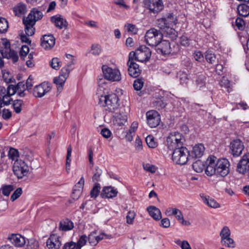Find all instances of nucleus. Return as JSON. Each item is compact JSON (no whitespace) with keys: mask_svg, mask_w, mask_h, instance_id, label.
Wrapping results in <instances>:
<instances>
[{"mask_svg":"<svg viewBox=\"0 0 249 249\" xmlns=\"http://www.w3.org/2000/svg\"><path fill=\"white\" fill-rule=\"evenodd\" d=\"M97 94L98 104L104 108L106 112L113 114L120 111L121 107L119 99L115 93Z\"/></svg>","mask_w":249,"mask_h":249,"instance_id":"1","label":"nucleus"},{"mask_svg":"<svg viewBox=\"0 0 249 249\" xmlns=\"http://www.w3.org/2000/svg\"><path fill=\"white\" fill-rule=\"evenodd\" d=\"M43 16V13L38 9L33 8L26 18H23V23L25 26V32L28 36H32L35 34L34 26L37 21Z\"/></svg>","mask_w":249,"mask_h":249,"instance_id":"2","label":"nucleus"},{"mask_svg":"<svg viewBox=\"0 0 249 249\" xmlns=\"http://www.w3.org/2000/svg\"><path fill=\"white\" fill-rule=\"evenodd\" d=\"M151 56V50L144 45L140 46L135 52L131 51L129 54L130 58L141 62L149 61Z\"/></svg>","mask_w":249,"mask_h":249,"instance_id":"3","label":"nucleus"},{"mask_svg":"<svg viewBox=\"0 0 249 249\" xmlns=\"http://www.w3.org/2000/svg\"><path fill=\"white\" fill-rule=\"evenodd\" d=\"M184 139L182 135L178 132H173L166 138V145L170 150H174L183 145Z\"/></svg>","mask_w":249,"mask_h":249,"instance_id":"4","label":"nucleus"},{"mask_svg":"<svg viewBox=\"0 0 249 249\" xmlns=\"http://www.w3.org/2000/svg\"><path fill=\"white\" fill-rule=\"evenodd\" d=\"M172 153V160L176 164H185L190 156V152L188 149L182 146L174 150Z\"/></svg>","mask_w":249,"mask_h":249,"instance_id":"5","label":"nucleus"},{"mask_svg":"<svg viewBox=\"0 0 249 249\" xmlns=\"http://www.w3.org/2000/svg\"><path fill=\"white\" fill-rule=\"evenodd\" d=\"M163 35L159 30L152 28L147 31L145 35L146 43L152 47H156L162 39Z\"/></svg>","mask_w":249,"mask_h":249,"instance_id":"6","label":"nucleus"},{"mask_svg":"<svg viewBox=\"0 0 249 249\" xmlns=\"http://www.w3.org/2000/svg\"><path fill=\"white\" fill-rule=\"evenodd\" d=\"M105 78L111 82H118L121 79L120 71L117 69H112L107 65H103L102 68Z\"/></svg>","mask_w":249,"mask_h":249,"instance_id":"7","label":"nucleus"},{"mask_svg":"<svg viewBox=\"0 0 249 249\" xmlns=\"http://www.w3.org/2000/svg\"><path fill=\"white\" fill-rule=\"evenodd\" d=\"M13 170L15 175L18 178H22L26 176L29 172V167L27 164L22 160H17L15 161Z\"/></svg>","mask_w":249,"mask_h":249,"instance_id":"8","label":"nucleus"},{"mask_svg":"<svg viewBox=\"0 0 249 249\" xmlns=\"http://www.w3.org/2000/svg\"><path fill=\"white\" fill-rule=\"evenodd\" d=\"M230 163L226 159H218L216 162V175L225 177L230 172Z\"/></svg>","mask_w":249,"mask_h":249,"instance_id":"9","label":"nucleus"},{"mask_svg":"<svg viewBox=\"0 0 249 249\" xmlns=\"http://www.w3.org/2000/svg\"><path fill=\"white\" fill-rule=\"evenodd\" d=\"M243 142L239 139H235L230 142V152L234 157L241 155L244 149Z\"/></svg>","mask_w":249,"mask_h":249,"instance_id":"10","label":"nucleus"},{"mask_svg":"<svg viewBox=\"0 0 249 249\" xmlns=\"http://www.w3.org/2000/svg\"><path fill=\"white\" fill-rule=\"evenodd\" d=\"M236 171L243 175L248 173L249 178V153L243 156L237 165Z\"/></svg>","mask_w":249,"mask_h":249,"instance_id":"11","label":"nucleus"},{"mask_svg":"<svg viewBox=\"0 0 249 249\" xmlns=\"http://www.w3.org/2000/svg\"><path fill=\"white\" fill-rule=\"evenodd\" d=\"M51 89L50 84L47 82H43L36 86L33 90V94L36 97L41 98Z\"/></svg>","mask_w":249,"mask_h":249,"instance_id":"12","label":"nucleus"},{"mask_svg":"<svg viewBox=\"0 0 249 249\" xmlns=\"http://www.w3.org/2000/svg\"><path fill=\"white\" fill-rule=\"evenodd\" d=\"M216 158L213 156H210L208 157L203 167H205V174L208 176H211L216 174Z\"/></svg>","mask_w":249,"mask_h":249,"instance_id":"13","label":"nucleus"},{"mask_svg":"<svg viewBox=\"0 0 249 249\" xmlns=\"http://www.w3.org/2000/svg\"><path fill=\"white\" fill-rule=\"evenodd\" d=\"M145 5L151 12L154 14L158 13L164 7L162 0H146Z\"/></svg>","mask_w":249,"mask_h":249,"instance_id":"14","label":"nucleus"},{"mask_svg":"<svg viewBox=\"0 0 249 249\" xmlns=\"http://www.w3.org/2000/svg\"><path fill=\"white\" fill-rule=\"evenodd\" d=\"M147 123L150 127H156L160 121L159 113L154 110H150L146 113Z\"/></svg>","mask_w":249,"mask_h":249,"instance_id":"15","label":"nucleus"},{"mask_svg":"<svg viewBox=\"0 0 249 249\" xmlns=\"http://www.w3.org/2000/svg\"><path fill=\"white\" fill-rule=\"evenodd\" d=\"M177 21V18L173 14L168 13L166 17L158 20V26L160 28H164L165 26H174Z\"/></svg>","mask_w":249,"mask_h":249,"instance_id":"16","label":"nucleus"},{"mask_svg":"<svg viewBox=\"0 0 249 249\" xmlns=\"http://www.w3.org/2000/svg\"><path fill=\"white\" fill-rule=\"evenodd\" d=\"M134 59L129 57L127 64L128 67V73L131 77H137L140 75L141 70L140 69L138 64L135 62Z\"/></svg>","mask_w":249,"mask_h":249,"instance_id":"17","label":"nucleus"},{"mask_svg":"<svg viewBox=\"0 0 249 249\" xmlns=\"http://www.w3.org/2000/svg\"><path fill=\"white\" fill-rule=\"evenodd\" d=\"M158 53L165 55L171 53L170 43L166 40H161L155 47Z\"/></svg>","mask_w":249,"mask_h":249,"instance_id":"18","label":"nucleus"},{"mask_svg":"<svg viewBox=\"0 0 249 249\" xmlns=\"http://www.w3.org/2000/svg\"><path fill=\"white\" fill-rule=\"evenodd\" d=\"M113 122L115 125L123 126L126 123L127 120V115L123 112V109L120 107V111L117 113H113Z\"/></svg>","mask_w":249,"mask_h":249,"instance_id":"19","label":"nucleus"},{"mask_svg":"<svg viewBox=\"0 0 249 249\" xmlns=\"http://www.w3.org/2000/svg\"><path fill=\"white\" fill-rule=\"evenodd\" d=\"M7 239L15 246L18 247L23 246L26 243L24 237L19 234H12L8 237Z\"/></svg>","mask_w":249,"mask_h":249,"instance_id":"20","label":"nucleus"},{"mask_svg":"<svg viewBox=\"0 0 249 249\" xmlns=\"http://www.w3.org/2000/svg\"><path fill=\"white\" fill-rule=\"evenodd\" d=\"M49 249H59L61 245L59 237L55 234H52L46 242Z\"/></svg>","mask_w":249,"mask_h":249,"instance_id":"21","label":"nucleus"},{"mask_svg":"<svg viewBox=\"0 0 249 249\" xmlns=\"http://www.w3.org/2000/svg\"><path fill=\"white\" fill-rule=\"evenodd\" d=\"M55 44V38L52 35H44L41 38V45L45 49H50Z\"/></svg>","mask_w":249,"mask_h":249,"instance_id":"22","label":"nucleus"},{"mask_svg":"<svg viewBox=\"0 0 249 249\" xmlns=\"http://www.w3.org/2000/svg\"><path fill=\"white\" fill-rule=\"evenodd\" d=\"M51 20L56 27L60 29L66 28L68 25L66 20L61 16H53L51 18Z\"/></svg>","mask_w":249,"mask_h":249,"instance_id":"23","label":"nucleus"},{"mask_svg":"<svg viewBox=\"0 0 249 249\" xmlns=\"http://www.w3.org/2000/svg\"><path fill=\"white\" fill-rule=\"evenodd\" d=\"M118 194V191L111 186L104 187L101 196L103 198H111L115 197Z\"/></svg>","mask_w":249,"mask_h":249,"instance_id":"24","label":"nucleus"},{"mask_svg":"<svg viewBox=\"0 0 249 249\" xmlns=\"http://www.w3.org/2000/svg\"><path fill=\"white\" fill-rule=\"evenodd\" d=\"M174 26H165L164 28H160L161 29L165 36L171 38L172 40L176 39L177 36V32L173 28Z\"/></svg>","mask_w":249,"mask_h":249,"instance_id":"25","label":"nucleus"},{"mask_svg":"<svg viewBox=\"0 0 249 249\" xmlns=\"http://www.w3.org/2000/svg\"><path fill=\"white\" fill-rule=\"evenodd\" d=\"M150 215L155 220H159L161 218V213L159 209L155 206H149L147 208Z\"/></svg>","mask_w":249,"mask_h":249,"instance_id":"26","label":"nucleus"},{"mask_svg":"<svg viewBox=\"0 0 249 249\" xmlns=\"http://www.w3.org/2000/svg\"><path fill=\"white\" fill-rule=\"evenodd\" d=\"M190 156L193 158H200L202 156V144L201 143L196 144L193 147Z\"/></svg>","mask_w":249,"mask_h":249,"instance_id":"27","label":"nucleus"},{"mask_svg":"<svg viewBox=\"0 0 249 249\" xmlns=\"http://www.w3.org/2000/svg\"><path fill=\"white\" fill-rule=\"evenodd\" d=\"M1 55L3 57L7 59H11L15 63L18 60V56L17 52L10 49L7 52L2 51Z\"/></svg>","mask_w":249,"mask_h":249,"instance_id":"28","label":"nucleus"},{"mask_svg":"<svg viewBox=\"0 0 249 249\" xmlns=\"http://www.w3.org/2000/svg\"><path fill=\"white\" fill-rule=\"evenodd\" d=\"M153 106L156 109L160 110L165 107L166 103L164 101V97L160 96L158 98H155L153 102Z\"/></svg>","mask_w":249,"mask_h":249,"instance_id":"29","label":"nucleus"},{"mask_svg":"<svg viewBox=\"0 0 249 249\" xmlns=\"http://www.w3.org/2000/svg\"><path fill=\"white\" fill-rule=\"evenodd\" d=\"M239 15L243 17H246L249 15V6L246 4H240L237 8Z\"/></svg>","mask_w":249,"mask_h":249,"instance_id":"30","label":"nucleus"},{"mask_svg":"<svg viewBox=\"0 0 249 249\" xmlns=\"http://www.w3.org/2000/svg\"><path fill=\"white\" fill-rule=\"evenodd\" d=\"M73 228V223L69 219L62 221L59 223L60 230L63 231H67L71 230Z\"/></svg>","mask_w":249,"mask_h":249,"instance_id":"31","label":"nucleus"},{"mask_svg":"<svg viewBox=\"0 0 249 249\" xmlns=\"http://www.w3.org/2000/svg\"><path fill=\"white\" fill-rule=\"evenodd\" d=\"M13 11L16 16H19L26 13V6L23 3H18L13 8Z\"/></svg>","mask_w":249,"mask_h":249,"instance_id":"32","label":"nucleus"},{"mask_svg":"<svg viewBox=\"0 0 249 249\" xmlns=\"http://www.w3.org/2000/svg\"><path fill=\"white\" fill-rule=\"evenodd\" d=\"M14 111L17 113H20L22 109L24 102L20 99H16L13 101L12 103Z\"/></svg>","mask_w":249,"mask_h":249,"instance_id":"33","label":"nucleus"},{"mask_svg":"<svg viewBox=\"0 0 249 249\" xmlns=\"http://www.w3.org/2000/svg\"><path fill=\"white\" fill-rule=\"evenodd\" d=\"M25 86L24 84L22 82H19L16 86L13 85L8 86L7 88V94L9 96H12L17 93L18 89H20V87Z\"/></svg>","mask_w":249,"mask_h":249,"instance_id":"34","label":"nucleus"},{"mask_svg":"<svg viewBox=\"0 0 249 249\" xmlns=\"http://www.w3.org/2000/svg\"><path fill=\"white\" fill-rule=\"evenodd\" d=\"M66 80V79L59 75L53 79V82L56 84L57 90L59 92L62 91Z\"/></svg>","mask_w":249,"mask_h":249,"instance_id":"35","label":"nucleus"},{"mask_svg":"<svg viewBox=\"0 0 249 249\" xmlns=\"http://www.w3.org/2000/svg\"><path fill=\"white\" fill-rule=\"evenodd\" d=\"M203 202L211 208H217L220 207V204L215 200L209 196L208 197H203Z\"/></svg>","mask_w":249,"mask_h":249,"instance_id":"36","label":"nucleus"},{"mask_svg":"<svg viewBox=\"0 0 249 249\" xmlns=\"http://www.w3.org/2000/svg\"><path fill=\"white\" fill-rule=\"evenodd\" d=\"M88 240L91 246H95L98 244V242L96 231L91 232L89 235V236L88 237Z\"/></svg>","mask_w":249,"mask_h":249,"instance_id":"37","label":"nucleus"},{"mask_svg":"<svg viewBox=\"0 0 249 249\" xmlns=\"http://www.w3.org/2000/svg\"><path fill=\"white\" fill-rule=\"evenodd\" d=\"M8 28L7 20L3 18L0 17V33H5Z\"/></svg>","mask_w":249,"mask_h":249,"instance_id":"38","label":"nucleus"},{"mask_svg":"<svg viewBox=\"0 0 249 249\" xmlns=\"http://www.w3.org/2000/svg\"><path fill=\"white\" fill-rule=\"evenodd\" d=\"M221 87H224L227 89V91L230 92L231 89L230 81L225 77H223L219 82Z\"/></svg>","mask_w":249,"mask_h":249,"instance_id":"39","label":"nucleus"},{"mask_svg":"<svg viewBox=\"0 0 249 249\" xmlns=\"http://www.w3.org/2000/svg\"><path fill=\"white\" fill-rule=\"evenodd\" d=\"M8 157L10 159H11L12 160H18V158L19 157V153L18 150L14 148H10V150L8 152Z\"/></svg>","mask_w":249,"mask_h":249,"instance_id":"40","label":"nucleus"},{"mask_svg":"<svg viewBox=\"0 0 249 249\" xmlns=\"http://www.w3.org/2000/svg\"><path fill=\"white\" fill-rule=\"evenodd\" d=\"M231 231L229 228L227 226H224L220 233V236L221 238V241H224V240L226 239V238H228L230 236Z\"/></svg>","mask_w":249,"mask_h":249,"instance_id":"41","label":"nucleus"},{"mask_svg":"<svg viewBox=\"0 0 249 249\" xmlns=\"http://www.w3.org/2000/svg\"><path fill=\"white\" fill-rule=\"evenodd\" d=\"M224 241L225 242L221 241V243L223 246L231 248H233L235 247V242L232 238H230V236L226 238V239L224 240Z\"/></svg>","mask_w":249,"mask_h":249,"instance_id":"42","label":"nucleus"},{"mask_svg":"<svg viewBox=\"0 0 249 249\" xmlns=\"http://www.w3.org/2000/svg\"><path fill=\"white\" fill-rule=\"evenodd\" d=\"M246 22L244 20L241 18H237L235 22V26L239 30L242 31L245 29Z\"/></svg>","mask_w":249,"mask_h":249,"instance_id":"43","label":"nucleus"},{"mask_svg":"<svg viewBox=\"0 0 249 249\" xmlns=\"http://www.w3.org/2000/svg\"><path fill=\"white\" fill-rule=\"evenodd\" d=\"M145 141L147 145L150 148H155L158 145L157 143L155 142L154 137L152 135H148L145 138Z\"/></svg>","mask_w":249,"mask_h":249,"instance_id":"44","label":"nucleus"},{"mask_svg":"<svg viewBox=\"0 0 249 249\" xmlns=\"http://www.w3.org/2000/svg\"><path fill=\"white\" fill-rule=\"evenodd\" d=\"M14 189V187L12 185H4L1 188L2 194L5 196H8Z\"/></svg>","mask_w":249,"mask_h":249,"instance_id":"45","label":"nucleus"},{"mask_svg":"<svg viewBox=\"0 0 249 249\" xmlns=\"http://www.w3.org/2000/svg\"><path fill=\"white\" fill-rule=\"evenodd\" d=\"M193 168L197 173L202 172V161L201 160H198L193 164Z\"/></svg>","mask_w":249,"mask_h":249,"instance_id":"46","label":"nucleus"},{"mask_svg":"<svg viewBox=\"0 0 249 249\" xmlns=\"http://www.w3.org/2000/svg\"><path fill=\"white\" fill-rule=\"evenodd\" d=\"M87 241L88 237L85 234L81 235L77 243L76 244L77 249H80L82 247L86 244Z\"/></svg>","mask_w":249,"mask_h":249,"instance_id":"47","label":"nucleus"},{"mask_svg":"<svg viewBox=\"0 0 249 249\" xmlns=\"http://www.w3.org/2000/svg\"><path fill=\"white\" fill-rule=\"evenodd\" d=\"M71 70V69L69 68V65H67L61 69L59 76L67 79Z\"/></svg>","mask_w":249,"mask_h":249,"instance_id":"48","label":"nucleus"},{"mask_svg":"<svg viewBox=\"0 0 249 249\" xmlns=\"http://www.w3.org/2000/svg\"><path fill=\"white\" fill-rule=\"evenodd\" d=\"M100 185L99 183H95L93 188L90 191V196L91 197L96 198L100 192Z\"/></svg>","mask_w":249,"mask_h":249,"instance_id":"49","label":"nucleus"},{"mask_svg":"<svg viewBox=\"0 0 249 249\" xmlns=\"http://www.w3.org/2000/svg\"><path fill=\"white\" fill-rule=\"evenodd\" d=\"M2 41V45H3L4 47L1 48L0 49V53L1 54L2 51L3 52H8L9 51L10 49V43L8 40H7L6 38H2L1 39Z\"/></svg>","mask_w":249,"mask_h":249,"instance_id":"50","label":"nucleus"},{"mask_svg":"<svg viewBox=\"0 0 249 249\" xmlns=\"http://www.w3.org/2000/svg\"><path fill=\"white\" fill-rule=\"evenodd\" d=\"M84 182L85 181L84 177H82L79 181L74 185L73 190H75L76 191L79 190L81 192H82Z\"/></svg>","mask_w":249,"mask_h":249,"instance_id":"51","label":"nucleus"},{"mask_svg":"<svg viewBox=\"0 0 249 249\" xmlns=\"http://www.w3.org/2000/svg\"><path fill=\"white\" fill-rule=\"evenodd\" d=\"M205 57L206 61L209 63L213 64L215 61L214 54L210 52H206Z\"/></svg>","mask_w":249,"mask_h":249,"instance_id":"52","label":"nucleus"},{"mask_svg":"<svg viewBox=\"0 0 249 249\" xmlns=\"http://www.w3.org/2000/svg\"><path fill=\"white\" fill-rule=\"evenodd\" d=\"M124 28L126 31L133 34H136L138 31V29L136 27V26L130 23L125 24Z\"/></svg>","mask_w":249,"mask_h":249,"instance_id":"53","label":"nucleus"},{"mask_svg":"<svg viewBox=\"0 0 249 249\" xmlns=\"http://www.w3.org/2000/svg\"><path fill=\"white\" fill-rule=\"evenodd\" d=\"M91 53L94 55H99L102 52L101 46L98 44H93L91 46Z\"/></svg>","mask_w":249,"mask_h":249,"instance_id":"54","label":"nucleus"},{"mask_svg":"<svg viewBox=\"0 0 249 249\" xmlns=\"http://www.w3.org/2000/svg\"><path fill=\"white\" fill-rule=\"evenodd\" d=\"M22 190L21 188H17L11 196L10 199L12 201H14L18 199L22 194Z\"/></svg>","mask_w":249,"mask_h":249,"instance_id":"55","label":"nucleus"},{"mask_svg":"<svg viewBox=\"0 0 249 249\" xmlns=\"http://www.w3.org/2000/svg\"><path fill=\"white\" fill-rule=\"evenodd\" d=\"M143 86V81L141 79H136L133 83V87L136 90H140Z\"/></svg>","mask_w":249,"mask_h":249,"instance_id":"56","label":"nucleus"},{"mask_svg":"<svg viewBox=\"0 0 249 249\" xmlns=\"http://www.w3.org/2000/svg\"><path fill=\"white\" fill-rule=\"evenodd\" d=\"M51 67L55 70H58L60 67V61L56 58H53L50 62Z\"/></svg>","mask_w":249,"mask_h":249,"instance_id":"57","label":"nucleus"},{"mask_svg":"<svg viewBox=\"0 0 249 249\" xmlns=\"http://www.w3.org/2000/svg\"><path fill=\"white\" fill-rule=\"evenodd\" d=\"M102 173V171L98 167H95V172L92 177L93 181H98L100 180V177Z\"/></svg>","mask_w":249,"mask_h":249,"instance_id":"58","label":"nucleus"},{"mask_svg":"<svg viewBox=\"0 0 249 249\" xmlns=\"http://www.w3.org/2000/svg\"><path fill=\"white\" fill-rule=\"evenodd\" d=\"M135 216V213L134 211H129L126 216V222L129 224H131L133 222Z\"/></svg>","mask_w":249,"mask_h":249,"instance_id":"59","label":"nucleus"},{"mask_svg":"<svg viewBox=\"0 0 249 249\" xmlns=\"http://www.w3.org/2000/svg\"><path fill=\"white\" fill-rule=\"evenodd\" d=\"M72 151V148L71 145H70L67 148V154L66 157V166H67V168L68 167H70L71 160L70 159V157L71 156V153Z\"/></svg>","mask_w":249,"mask_h":249,"instance_id":"60","label":"nucleus"},{"mask_svg":"<svg viewBox=\"0 0 249 249\" xmlns=\"http://www.w3.org/2000/svg\"><path fill=\"white\" fill-rule=\"evenodd\" d=\"M143 167L145 171L151 173H154L156 171L155 166L149 163L143 164Z\"/></svg>","mask_w":249,"mask_h":249,"instance_id":"61","label":"nucleus"},{"mask_svg":"<svg viewBox=\"0 0 249 249\" xmlns=\"http://www.w3.org/2000/svg\"><path fill=\"white\" fill-rule=\"evenodd\" d=\"M29 52V47L26 45H23L20 51V56L21 58L24 59V57L27 55Z\"/></svg>","mask_w":249,"mask_h":249,"instance_id":"62","label":"nucleus"},{"mask_svg":"<svg viewBox=\"0 0 249 249\" xmlns=\"http://www.w3.org/2000/svg\"><path fill=\"white\" fill-rule=\"evenodd\" d=\"M101 134L105 138L107 139L110 137L111 132L107 128H104L101 131Z\"/></svg>","mask_w":249,"mask_h":249,"instance_id":"63","label":"nucleus"},{"mask_svg":"<svg viewBox=\"0 0 249 249\" xmlns=\"http://www.w3.org/2000/svg\"><path fill=\"white\" fill-rule=\"evenodd\" d=\"M75 248L77 249L76 243L72 242L65 244L63 247V249H74Z\"/></svg>","mask_w":249,"mask_h":249,"instance_id":"64","label":"nucleus"}]
</instances>
